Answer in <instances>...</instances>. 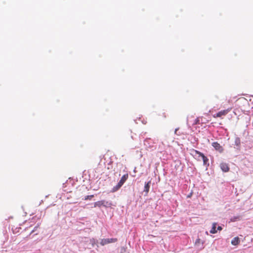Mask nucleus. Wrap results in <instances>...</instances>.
<instances>
[{
	"label": "nucleus",
	"mask_w": 253,
	"mask_h": 253,
	"mask_svg": "<svg viewBox=\"0 0 253 253\" xmlns=\"http://www.w3.org/2000/svg\"><path fill=\"white\" fill-rule=\"evenodd\" d=\"M232 108H229L227 109L221 110L219 112H218L217 113L214 114L213 115V117L215 118H220L221 119L223 118V116H226L231 110Z\"/></svg>",
	"instance_id": "f257e3e1"
},
{
	"label": "nucleus",
	"mask_w": 253,
	"mask_h": 253,
	"mask_svg": "<svg viewBox=\"0 0 253 253\" xmlns=\"http://www.w3.org/2000/svg\"><path fill=\"white\" fill-rule=\"evenodd\" d=\"M118 241L117 238H107L101 239L100 244L101 246H105L110 243H115Z\"/></svg>",
	"instance_id": "f03ea898"
},
{
	"label": "nucleus",
	"mask_w": 253,
	"mask_h": 253,
	"mask_svg": "<svg viewBox=\"0 0 253 253\" xmlns=\"http://www.w3.org/2000/svg\"><path fill=\"white\" fill-rule=\"evenodd\" d=\"M194 151L196 154H198L199 155V156L201 157L203 161L204 165H206L208 163L209 159L207 157H206L203 153L200 152V151L196 150H194Z\"/></svg>",
	"instance_id": "7ed1b4c3"
},
{
	"label": "nucleus",
	"mask_w": 253,
	"mask_h": 253,
	"mask_svg": "<svg viewBox=\"0 0 253 253\" xmlns=\"http://www.w3.org/2000/svg\"><path fill=\"white\" fill-rule=\"evenodd\" d=\"M212 146L214 148V149L219 152L220 153H221L223 151V147L220 145L219 143H218L217 142H213L212 143Z\"/></svg>",
	"instance_id": "20e7f679"
},
{
	"label": "nucleus",
	"mask_w": 253,
	"mask_h": 253,
	"mask_svg": "<svg viewBox=\"0 0 253 253\" xmlns=\"http://www.w3.org/2000/svg\"><path fill=\"white\" fill-rule=\"evenodd\" d=\"M220 167L223 172H226L229 171L230 168L228 164L226 163H221L220 164Z\"/></svg>",
	"instance_id": "39448f33"
},
{
	"label": "nucleus",
	"mask_w": 253,
	"mask_h": 253,
	"mask_svg": "<svg viewBox=\"0 0 253 253\" xmlns=\"http://www.w3.org/2000/svg\"><path fill=\"white\" fill-rule=\"evenodd\" d=\"M128 177V175L127 173L124 174L121 178L120 180L118 183H119L121 185H123L124 183L126 182V181Z\"/></svg>",
	"instance_id": "423d86ee"
},
{
	"label": "nucleus",
	"mask_w": 253,
	"mask_h": 253,
	"mask_svg": "<svg viewBox=\"0 0 253 253\" xmlns=\"http://www.w3.org/2000/svg\"><path fill=\"white\" fill-rule=\"evenodd\" d=\"M240 240L238 237L234 238L231 241V244L234 246L238 245L240 244Z\"/></svg>",
	"instance_id": "0eeeda50"
},
{
	"label": "nucleus",
	"mask_w": 253,
	"mask_h": 253,
	"mask_svg": "<svg viewBox=\"0 0 253 253\" xmlns=\"http://www.w3.org/2000/svg\"><path fill=\"white\" fill-rule=\"evenodd\" d=\"M217 223L214 222L212 223V228L210 231V233L211 234H215L217 232V230H216Z\"/></svg>",
	"instance_id": "6e6552de"
},
{
	"label": "nucleus",
	"mask_w": 253,
	"mask_h": 253,
	"mask_svg": "<svg viewBox=\"0 0 253 253\" xmlns=\"http://www.w3.org/2000/svg\"><path fill=\"white\" fill-rule=\"evenodd\" d=\"M151 181H149L145 184L144 191L147 194L149 192Z\"/></svg>",
	"instance_id": "1a4fd4ad"
},
{
	"label": "nucleus",
	"mask_w": 253,
	"mask_h": 253,
	"mask_svg": "<svg viewBox=\"0 0 253 253\" xmlns=\"http://www.w3.org/2000/svg\"><path fill=\"white\" fill-rule=\"evenodd\" d=\"M122 186V185H121L119 183H118V184L115 186H114L113 188L112 189V192H115L118 191L121 187Z\"/></svg>",
	"instance_id": "9d476101"
},
{
	"label": "nucleus",
	"mask_w": 253,
	"mask_h": 253,
	"mask_svg": "<svg viewBox=\"0 0 253 253\" xmlns=\"http://www.w3.org/2000/svg\"><path fill=\"white\" fill-rule=\"evenodd\" d=\"M103 205L102 200L97 201L94 203V208H96V207L101 208V207H103Z\"/></svg>",
	"instance_id": "9b49d317"
},
{
	"label": "nucleus",
	"mask_w": 253,
	"mask_h": 253,
	"mask_svg": "<svg viewBox=\"0 0 253 253\" xmlns=\"http://www.w3.org/2000/svg\"><path fill=\"white\" fill-rule=\"evenodd\" d=\"M102 203H103V207H110L112 205V204L111 203H110L108 201H106L105 200H102Z\"/></svg>",
	"instance_id": "f8f14e48"
},
{
	"label": "nucleus",
	"mask_w": 253,
	"mask_h": 253,
	"mask_svg": "<svg viewBox=\"0 0 253 253\" xmlns=\"http://www.w3.org/2000/svg\"><path fill=\"white\" fill-rule=\"evenodd\" d=\"M235 145L237 147H240L241 145V140L239 137H236L235 139Z\"/></svg>",
	"instance_id": "ddd939ff"
},
{
	"label": "nucleus",
	"mask_w": 253,
	"mask_h": 253,
	"mask_svg": "<svg viewBox=\"0 0 253 253\" xmlns=\"http://www.w3.org/2000/svg\"><path fill=\"white\" fill-rule=\"evenodd\" d=\"M240 219H241V216L238 215V216H234V217H232L231 218V221L232 222H235V221H236L237 220H240Z\"/></svg>",
	"instance_id": "4468645a"
},
{
	"label": "nucleus",
	"mask_w": 253,
	"mask_h": 253,
	"mask_svg": "<svg viewBox=\"0 0 253 253\" xmlns=\"http://www.w3.org/2000/svg\"><path fill=\"white\" fill-rule=\"evenodd\" d=\"M202 244V245L204 244V243L203 242L201 241V239H199V238H198L196 241H195V245H199L200 244Z\"/></svg>",
	"instance_id": "2eb2a0df"
},
{
	"label": "nucleus",
	"mask_w": 253,
	"mask_h": 253,
	"mask_svg": "<svg viewBox=\"0 0 253 253\" xmlns=\"http://www.w3.org/2000/svg\"><path fill=\"white\" fill-rule=\"evenodd\" d=\"M92 197H93V195L87 196L85 197L84 200H87L88 199H90Z\"/></svg>",
	"instance_id": "dca6fc26"
},
{
	"label": "nucleus",
	"mask_w": 253,
	"mask_h": 253,
	"mask_svg": "<svg viewBox=\"0 0 253 253\" xmlns=\"http://www.w3.org/2000/svg\"><path fill=\"white\" fill-rule=\"evenodd\" d=\"M217 229L219 231H221L222 229L221 226H218Z\"/></svg>",
	"instance_id": "f3484780"
},
{
	"label": "nucleus",
	"mask_w": 253,
	"mask_h": 253,
	"mask_svg": "<svg viewBox=\"0 0 253 253\" xmlns=\"http://www.w3.org/2000/svg\"><path fill=\"white\" fill-rule=\"evenodd\" d=\"M163 115L164 117L165 118H166V115H165V113H163Z\"/></svg>",
	"instance_id": "a211bd4d"
},
{
	"label": "nucleus",
	"mask_w": 253,
	"mask_h": 253,
	"mask_svg": "<svg viewBox=\"0 0 253 253\" xmlns=\"http://www.w3.org/2000/svg\"><path fill=\"white\" fill-rule=\"evenodd\" d=\"M178 130V128L175 129V133H176L177 131Z\"/></svg>",
	"instance_id": "6ab92c4d"
},
{
	"label": "nucleus",
	"mask_w": 253,
	"mask_h": 253,
	"mask_svg": "<svg viewBox=\"0 0 253 253\" xmlns=\"http://www.w3.org/2000/svg\"><path fill=\"white\" fill-rule=\"evenodd\" d=\"M91 242L93 243V242H95V240L94 239H92V240H91Z\"/></svg>",
	"instance_id": "aec40b11"
},
{
	"label": "nucleus",
	"mask_w": 253,
	"mask_h": 253,
	"mask_svg": "<svg viewBox=\"0 0 253 253\" xmlns=\"http://www.w3.org/2000/svg\"><path fill=\"white\" fill-rule=\"evenodd\" d=\"M34 230H33V231L31 232V233H32L33 232H34Z\"/></svg>",
	"instance_id": "412c9836"
}]
</instances>
